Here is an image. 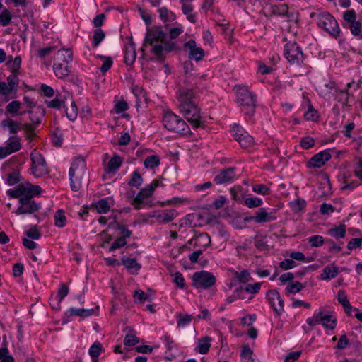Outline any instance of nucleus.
Returning a JSON list of instances; mask_svg holds the SVG:
<instances>
[{
    "label": "nucleus",
    "mask_w": 362,
    "mask_h": 362,
    "mask_svg": "<svg viewBox=\"0 0 362 362\" xmlns=\"http://www.w3.org/2000/svg\"><path fill=\"white\" fill-rule=\"evenodd\" d=\"M197 88L181 86L177 93L178 107L185 119L195 128L204 127L197 102Z\"/></svg>",
    "instance_id": "f257e3e1"
},
{
    "label": "nucleus",
    "mask_w": 362,
    "mask_h": 362,
    "mask_svg": "<svg viewBox=\"0 0 362 362\" xmlns=\"http://www.w3.org/2000/svg\"><path fill=\"white\" fill-rule=\"evenodd\" d=\"M148 46L151 47V52L159 59H164L165 54L175 48V42L167 40L161 26H153L147 30L143 47Z\"/></svg>",
    "instance_id": "f03ea898"
},
{
    "label": "nucleus",
    "mask_w": 362,
    "mask_h": 362,
    "mask_svg": "<svg viewBox=\"0 0 362 362\" xmlns=\"http://www.w3.org/2000/svg\"><path fill=\"white\" fill-rule=\"evenodd\" d=\"M70 186L73 191L78 192L83 181L86 180V163L82 158H77L71 163L69 169Z\"/></svg>",
    "instance_id": "7ed1b4c3"
},
{
    "label": "nucleus",
    "mask_w": 362,
    "mask_h": 362,
    "mask_svg": "<svg viewBox=\"0 0 362 362\" xmlns=\"http://www.w3.org/2000/svg\"><path fill=\"white\" fill-rule=\"evenodd\" d=\"M73 60V52L70 49H62L57 51L54 57L53 69L59 78H64L69 75V64Z\"/></svg>",
    "instance_id": "20e7f679"
},
{
    "label": "nucleus",
    "mask_w": 362,
    "mask_h": 362,
    "mask_svg": "<svg viewBox=\"0 0 362 362\" xmlns=\"http://www.w3.org/2000/svg\"><path fill=\"white\" fill-rule=\"evenodd\" d=\"M310 17L315 18L319 28L324 29L332 37L337 38L340 33V28L337 21L328 12L322 13L313 12Z\"/></svg>",
    "instance_id": "39448f33"
},
{
    "label": "nucleus",
    "mask_w": 362,
    "mask_h": 362,
    "mask_svg": "<svg viewBox=\"0 0 362 362\" xmlns=\"http://www.w3.org/2000/svg\"><path fill=\"white\" fill-rule=\"evenodd\" d=\"M236 96L238 103L244 108L245 115H252L255 110L256 95L246 86H236Z\"/></svg>",
    "instance_id": "423d86ee"
},
{
    "label": "nucleus",
    "mask_w": 362,
    "mask_h": 362,
    "mask_svg": "<svg viewBox=\"0 0 362 362\" xmlns=\"http://www.w3.org/2000/svg\"><path fill=\"white\" fill-rule=\"evenodd\" d=\"M163 122L164 127L169 131L181 134H187L190 132L188 124L173 112H166L165 113Z\"/></svg>",
    "instance_id": "0eeeda50"
},
{
    "label": "nucleus",
    "mask_w": 362,
    "mask_h": 362,
    "mask_svg": "<svg viewBox=\"0 0 362 362\" xmlns=\"http://www.w3.org/2000/svg\"><path fill=\"white\" fill-rule=\"evenodd\" d=\"M159 182L154 180L152 183L148 185L146 187L142 188L137 195L133 199L132 204L135 209H141L144 206H151L150 202L146 201V199L151 197L155 190L158 186Z\"/></svg>",
    "instance_id": "6e6552de"
},
{
    "label": "nucleus",
    "mask_w": 362,
    "mask_h": 362,
    "mask_svg": "<svg viewBox=\"0 0 362 362\" xmlns=\"http://www.w3.org/2000/svg\"><path fill=\"white\" fill-rule=\"evenodd\" d=\"M35 195L30 193L19 199V206L17 208L16 214L17 215H27L38 212L41 208V204L33 199V197Z\"/></svg>",
    "instance_id": "1a4fd4ad"
},
{
    "label": "nucleus",
    "mask_w": 362,
    "mask_h": 362,
    "mask_svg": "<svg viewBox=\"0 0 362 362\" xmlns=\"http://www.w3.org/2000/svg\"><path fill=\"white\" fill-rule=\"evenodd\" d=\"M284 54L292 65H300L304 59L300 46L295 42H288L284 45Z\"/></svg>",
    "instance_id": "9d476101"
},
{
    "label": "nucleus",
    "mask_w": 362,
    "mask_h": 362,
    "mask_svg": "<svg viewBox=\"0 0 362 362\" xmlns=\"http://www.w3.org/2000/svg\"><path fill=\"white\" fill-rule=\"evenodd\" d=\"M30 159L32 161L30 170L35 177H40L48 173L46 161L40 153L33 151L30 153Z\"/></svg>",
    "instance_id": "9b49d317"
},
{
    "label": "nucleus",
    "mask_w": 362,
    "mask_h": 362,
    "mask_svg": "<svg viewBox=\"0 0 362 362\" xmlns=\"http://www.w3.org/2000/svg\"><path fill=\"white\" fill-rule=\"evenodd\" d=\"M192 286L197 288L207 289L216 283L214 274L206 271L195 272L192 276Z\"/></svg>",
    "instance_id": "f8f14e48"
},
{
    "label": "nucleus",
    "mask_w": 362,
    "mask_h": 362,
    "mask_svg": "<svg viewBox=\"0 0 362 362\" xmlns=\"http://www.w3.org/2000/svg\"><path fill=\"white\" fill-rule=\"evenodd\" d=\"M40 192L41 187L39 185H33L29 182L21 184L17 187V188L9 189L8 191V194L11 197L19 198V199L30 193L33 194H40Z\"/></svg>",
    "instance_id": "ddd939ff"
},
{
    "label": "nucleus",
    "mask_w": 362,
    "mask_h": 362,
    "mask_svg": "<svg viewBox=\"0 0 362 362\" xmlns=\"http://www.w3.org/2000/svg\"><path fill=\"white\" fill-rule=\"evenodd\" d=\"M262 12L266 16H285L287 14L288 7L286 4H274L269 0H263Z\"/></svg>",
    "instance_id": "4468645a"
},
{
    "label": "nucleus",
    "mask_w": 362,
    "mask_h": 362,
    "mask_svg": "<svg viewBox=\"0 0 362 362\" xmlns=\"http://www.w3.org/2000/svg\"><path fill=\"white\" fill-rule=\"evenodd\" d=\"M231 131L233 137L243 148H247L253 144V137L240 125L235 124Z\"/></svg>",
    "instance_id": "2eb2a0df"
},
{
    "label": "nucleus",
    "mask_w": 362,
    "mask_h": 362,
    "mask_svg": "<svg viewBox=\"0 0 362 362\" xmlns=\"http://www.w3.org/2000/svg\"><path fill=\"white\" fill-rule=\"evenodd\" d=\"M266 298L277 316L281 315L284 311V302L279 293L275 290H269L266 293Z\"/></svg>",
    "instance_id": "dca6fc26"
},
{
    "label": "nucleus",
    "mask_w": 362,
    "mask_h": 362,
    "mask_svg": "<svg viewBox=\"0 0 362 362\" xmlns=\"http://www.w3.org/2000/svg\"><path fill=\"white\" fill-rule=\"evenodd\" d=\"M21 148V139L16 135L11 136L6 141V145L0 147V159L19 151Z\"/></svg>",
    "instance_id": "f3484780"
},
{
    "label": "nucleus",
    "mask_w": 362,
    "mask_h": 362,
    "mask_svg": "<svg viewBox=\"0 0 362 362\" xmlns=\"http://www.w3.org/2000/svg\"><path fill=\"white\" fill-rule=\"evenodd\" d=\"M332 156L329 150L322 151L314 155L308 161L307 166L310 168H319L322 167L326 162L329 160Z\"/></svg>",
    "instance_id": "a211bd4d"
},
{
    "label": "nucleus",
    "mask_w": 362,
    "mask_h": 362,
    "mask_svg": "<svg viewBox=\"0 0 362 362\" xmlns=\"http://www.w3.org/2000/svg\"><path fill=\"white\" fill-rule=\"evenodd\" d=\"M235 168L230 167L223 169L215 176L214 182L216 185H222L232 182L235 175Z\"/></svg>",
    "instance_id": "6ab92c4d"
},
{
    "label": "nucleus",
    "mask_w": 362,
    "mask_h": 362,
    "mask_svg": "<svg viewBox=\"0 0 362 362\" xmlns=\"http://www.w3.org/2000/svg\"><path fill=\"white\" fill-rule=\"evenodd\" d=\"M26 112L30 115V119L34 125L40 124L42 118L45 115V108L40 105H34L32 110Z\"/></svg>",
    "instance_id": "aec40b11"
},
{
    "label": "nucleus",
    "mask_w": 362,
    "mask_h": 362,
    "mask_svg": "<svg viewBox=\"0 0 362 362\" xmlns=\"http://www.w3.org/2000/svg\"><path fill=\"white\" fill-rule=\"evenodd\" d=\"M254 221L257 223L270 222L276 220L274 213H268L264 208H261L254 214Z\"/></svg>",
    "instance_id": "412c9836"
},
{
    "label": "nucleus",
    "mask_w": 362,
    "mask_h": 362,
    "mask_svg": "<svg viewBox=\"0 0 362 362\" xmlns=\"http://www.w3.org/2000/svg\"><path fill=\"white\" fill-rule=\"evenodd\" d=\"M262 283L257 282L253 284H247L245 288L239 287L235 289L234 293L237 295L238 298L243 299L242 296L243 291L251 294H257L259 292L261 288Z\"/></svg>",
    "instance_id": "4be33fe9"
},
{
    "label": "nucleus",
    "mask_w": 362,
    "mask_h": 362,
    "mask_svg": "<svg viewBox=\"0 0 362 362\" xmlns=\"http://www.w3.org/2000/svg\"><path fill=\"white\" fill-rule=\"evenodd\" d=\"M136 58V52L134 43L131 41L126 46V49L124 56V62L127 66L134 64Z\"/></svg>",
    "instance_id": "5701e85b"
},
{
    "label": "nucleus",
    "mask_w": 362,
    "mask_h": 362,
    "mask_svg": "<svg viewBox=\"0 0 362 362\" xmlns=\"http://www.w3.org/2000/svg\"><path fill=\"white\" fill-rule=\"evenodd\" d=\"M189 243L194 244L196 247L206 248L211 244V238L207 233H202L191 239Z\"/></svg>",
    "instance_id": "b1692460"
},
{
    "label": "nucleus",
    "mask_w": 362,
    "mask_h": 362,
    "mask_svg": "<svg viewBox=\"0 0 362 362\" xmlns=\"http://www.w3.org/2000/svg\"><path fill=\"white\" fill-rule=\"evenodd\" d=\"M177 216L175 210H163L154 216L159 223H168Z\"/></svg>",
    "instance_id": "393cba45"
},
{
    "label": "nucleus",
    "mask_w": 362,
    "mask_h": 362,
    "mask_svg": "<svg viewBox=\"0 0 362 362\" xmlns=\"http://www.w3.org/2000/svg\"><path fill=\"white\" fill-rule=\"evenodd\" d=\"M320 323L327 329H334L337 325V319L332 315L325 314L323 310H320Z\"/></svg>",
    "instance_id": "a878e982"
},
{
    "label": "nucleus",
    "mask_w": 362,
    "mask_h": 362,
    "mask_svg": "<svg viewBox=\"0 0 362 362\" xmlns=\"http://www.w3.org/2000/svg\"><path fill=\"white\" fill-rule=\"evenodd\" d=\"M233 281L241 284H246L252 280L250 272L247 269H243L240 272L232 270Z\"/></svg>",
    "instance_id": "bb28decb"
},
{
    "label": "nucleus",
    "mask_w": 362,
    "mask_h": 362,
    "mask_svg": "<svg viewBox=\"0 0 362 362\" xmlns=\"http://www.w3.org/2000/svg\"><path fill=\"white\" fill-rule=\"evenodd\" d=\"M211 338L205 336L198 339V344L195 350L201 354H206L211 347Z\"/></svg>",
    "instance_id": "cd10ccee"
},
{
    "label": "nucleus",
    "mask_w": 362,
    "mask_h": 362,
    "mask_svg": "<svg viewBox=\"0 0 362 362\" xmlns=\"http://www.w3.org/2000/svg\"><path fill=\"white\" fill-rule=\"evenodd\" d=\"M0 124L2 128L8 127L10 134H16L22 128V125L21 123L17 122L11 118H7L6 119L2 120Z\"/></svg>",
    "instance_id": "c85d7f7f"
},
{
    "label": "nucleus",
    "mask_w": 362,
    "mask_h": 362,
    "mask_svg": "<svg viewBox=\"0 0 362 362\" xmlns=\"http://www.w3.org/2000/svg\"><path fill=\"white\" fill-rule=\"evenodd\" d=\"M122 164V158L117 154H115L107 163L105 168L107 173H115Z\"/></svg>",
    "instance_id": "c756f323"
},
{
    "label": "nucleus",
    "mask_w": 362,
    "mask_h": 362,
    "mask_svg": "<svg viewBox=\"0 0 362 362\" xmlns=\"http://www.w3.org/2000/svg\"><path fill=\"white\" fill-rule=\"evenodd\" d=\"M21 103L18 100H13L9 103L6 107V115L10 114L11 115H23L25 111L20 112Z\"/></svg>",
    "instance_id": "7c9ffc66"
},
{
    "label": "nucleus",
    "mask_w": 362,
    "mask_h": 362,
    "mask_svg": "<svg viewBox=\"0 0 362 362\" xmlns=\"http://www.w3.org/2000/svg\"><path fill=\"white\" fill-rule=\"evenodd\" d=\"M339 273V268L334 265H328L326 266L322 272L320 274V277L323 280H329L333 279L337 276Z\"/></svg>",
    "instance_id": "2f4dec72"
},
{
    "label": "nucleus",
    "mask_w": 362,
    "mask_h": 362,
    "mask_svg": "<svg viewBox=\"0 0 362 362\" xmlns=\"http://www.w3.org/2000/svg\"><path fill=\"white\" fill-rule=\"evenodd\" d=\"M93 313V309H75L71 308L66 312V315L68 317H72L74 315L86 317L91 315Z\"/></svg>",
    "instance_id": "473e14b6"
},
{
    "label": "nucleus",
    "mask_w": 362,
    "mask_h": 362,
    "mask_svg": "<svg viewBox=\"0 0 362 362\" xmlns=\"http://www.w3.org/2000/svg\"><path fill=\"white\" fill-rule=\"evenodd\" d=\"M121 261V264L128 269H135L136 272H138L141 269V265L136 262L135 258L123 257Z\"/></svg>",
    "instance_id": "72a5a7b5"
},
{
    "label": "nucleus",
    "mask_w": 362,
    "mask_h": 362,
    "mask_svg": "<svg viewBox=\"0 0 362 362\" xmlns=\"http://www.w3.org/2000/svg\"><path fill=\"white\" fill-rule=\"evenodd\" d=\"M105 37V32L101 28H97L94 30L92 38L93 47H97Z\"/></svg>",
    "instance_id": "f704fd0d"
},
{
    "label": "nucleus",
    "mask_w": 362,
    "mask_h": 362,
    "mask_svg": "<svg viewBox=\"0 0 362 362\" xmlns=\"http://www.w3.org/2000/svg\"><path fill=\"white\" fill-rule=\"evenodd\" d=\"M327 233L337 239L344 238L346 233L344 225H340L339 227L328 230Z\"/></svg>",
    "instance_id": "c9c22d12"
},
{
    "label": "nucleus",
    "mask_w": 362,
    "mask_h": 362,
    "mask_svg": "<svg viewBox=\"0 0 362 362\" xmlns=\"http://www.w3.org/2000/svg\"><path fill=\"white\" fill-rule=\"evenodd\" d=\"M144 163L146 168L153 169L160 164L159 156L157 155H151L145 159Z\"/></svg>",
    "instance_id": "e433bc0d"
},
{
    "label": "nucleus",
    "mask_w": 362,
    "mask_h": 362,
    "mask_svg": "<svg viewBox=\"0 0 362 362\" xmlns=\"http://www.w3.org/2000/svg\"><path fill=\"white\" fill-rule=\"evenodd\" d=\"M66 109V115L68 119L71 121H74L77 118L78 109L75 102L72 101L69 107H64Z\"/></svg>",
    "instance_id": "4c0bfd02"
},
{
    "label": "nucleus",
    "mask_w": 362,
    "mask_h": 362,
    "mask_svg": "<svg viewBox=\"0 0 362 362\" xmlns=\"http://www.w3.org/2000/svg\"><path fill=\"white\" fill-rule=\"evenodd\" d=\"M99 214H105L109 211L110 206L105 199H101L94 204Z\"/></svg>",
    "instance_id": "58836bf2"
},
{
    "label": "nucleus",
    "mask_w": 362,
    "mask_h": 362,
    "mask_svg": "<svg viewBox=\"0 0 362 362\" xmlns=\"http://www.w3.org/2000/svg\"><path fill=\"white\" fill-rule=\"evenodd\" d=\"M54 221L55 225L59 228H62L66 225V218L64 216V211L63 210L59 209L56 211L54 214Z\"/></svg>",
    "instance_id": "ea45409f"
},
{
    "label": "nucleus",
    "mask_w": 362,
    "mask_h": 362,
    "mask_svg": "<svg viewBox=\"0 0 362 362\" xmlns=\"http://www.w3.org/2000/svg\"><path fill=\"white\" fill-rule=\"evenodd\" d=\"M143 182V178L140 173L137 171H134L132 173L131 177L128 182V185L132 187H139Z\"/></svg>",
    "instance_id": "a19ab883"
},
{
    "label": "nucleus",
    "mask_w": 362,
    "mask_h": 362,
    "mask_svg": "<svg viewBox=\"0 0 362 362\" xmlns=\"http://www.w3.org/2000/svg\"><path fill=\"white\" fill-rule=\"evenodd\" d=\"M115 229L118 230V235L119 238H123L125 240L129 238L132 235V231L127 228V227L124 225H121L117 222H115Z\"/></svg>",
    "instance_id": "79ce46f5"
},
{
    "label": "nucleus",
    "mask_w": 362,
    "mask_h": 362,
    "mask_svg": "<svg viewBox=\"0 0 362 362\" xmlns=\"http://www.w3.org/2000/svg\"><path fill=\"white\" fill-rule=\"evenodd\" d=\"M98 57L101 59L103 62V64L100 67V71L103 74H105L111 68L113 63L112 59L110 57L103 55H98Z\"/></svg>",
    "instance_id": "37998d69"
},
{
    "label": "nucleus",
    "mask_w": 362,
    "mask_h": 362,
    "mask_svg": "<svg viewBox=\"0 0 362 362\" xmlns=\"http://www.w3.org/2000/svg\"><path fill=\"white\" fill-rule=\"evenodd\" d=\"M176 317L177 318V327H184L188 325L192 320V316L189 314L182 315L177 313Z\"/></svg>",
    "instance_id": "c03bdc74"
},
{
    "label": "nucleus",
    "mask_w": 362,
    "mask_h": 362,
    "mask_svg": "<svg viewBox=\"0 0 362 362\" xmlns=\"http://www.w3.org/2000/svg\"><path fill=\"white\" fill-rule=\"evenodd\" d=\"M12 16L8 9H4L0 13V25L2 26H7L11 21Z\"/></svg>",
    "instance_id": "a18cd8bd"
},
{
    "label": "nucleus",
    "mask_w": 362,
    "mask_h": 362,
    "mask_svg": "<svg viewBox=\"0 0 362 362\" xmlns=\"http://www.w3.org/2000/svg\"><path fill=\"white\" fill-rule=\"evenodd\" d=\"M244 204L248 208H256L262 205V200L257 197H248L245 199Z\"/></svg>",
    "instance_id": "49530a36"
},
{
    "label": "nucleus",
    "mask_w": 362,
    "mask_h": 362,
    "mask_svg": "<svg viewBox=\"0 0 362 362\" xmlns=\"http://www.w3.org/2000/svg\"><path fill=\"white\" fill-rule=\"evenodd\" d=\"M204 56V51L201 47H196L189 53V57L196 61H200Z\"/></svg>",
    "instance_id": "de8ad7c7"
},
{
    "label": "nucleus",
    "mask_w": 362,
    "mask_h": 362,
    "mask_svg": "<svg viewBox=\"0 0 362 362\" xmlns=\"http://www.w3.org/2000/svg\"><path fill=\"white\" fill-rule=\"evenodd\" d=\"M134 301L137 303H144L146 300H148L149 296L143 291L136 290L134 295Z\"/></svg>",
    "instance_id": "09e8293b"
},
{
    "label": "nucleus",
    "mask_w": 362,
    "mask_h": 362,
    "mask_svg": "<svg viewBox=\"0 0 362 362\" xmlns=\"http://www.w3.org/2000/svg\"><path fill=\"white\" fill-rule=\"evenodd\" d=\"M47 106L50 108H55L57 110H60L62 107H66L64 100L58 97H56L51 101L47 102Z\"/></svg>",
    "instance_id": "8fccbe9b"
},
{
    "label": "nucleus",
    "mask_w": 362,
    "mask_h": 362,
    "mask_svg": "<svg viewBox=\"0 0 362 362\" xmlns=\"http://www.w3.org/2000/svg\"><path fill=\"white\" fill-rule=\"evenodd\" d=\"M0 360L1 362H14L13 357L8 354V350L6 346L0 349Z\"/></svg>",
    "instance_id": "3c124183"
},
{
    "label": "nucleus",
    "mask_w": 362,
    "mask_h": 362,
    "mask_svg": "<svg viewBox=\"0 0 362 362\" xmlns=\"http://www.w3.org/2000/svg\"><path fill=\"white\" fill-rule=\"evenodd\" d=\"M303 288V284L299 281H296L288 285L286 291L287 293H295L300 292Z\"/></svg>",
    "instance_id": "603ef678"
},
{
    "label": "nucleus",
    "mask_w": 362,
    "mask_h": 362,
    "mask_svg": "<svg viewBox=\"0 0 362 362\" xmlns=\"http://www.w3.org/2000/svg\"><path fill=\"white\" fill-rule=\"evenodd\" d=\"M7 81H8L7 85L8 86L9 88H11L12 91L13 90L16 89V88L18 85V83H19L18 78L15 73H13L12 74H11L10 76H8Z\"/></svg>",
    "instance_id": "864d4df0"
},
{
    "label": "nucleus",
    "mask_w": 362,
    "mask_h": 362,
    "mask_svg": "<svg viewBox=\"0 0 362 362\" xmlns=\"http://www.w3.org/2000/svg\"><path fill=\"white\" fill-rule=\"evenodd\" d=\"M101 349V344L100 343H95L90 346L89 354L93 358H98L100 354Z\"/></svg>",
    "instance_id": "5fc2aeb1"
},
{
    "label": "nucleus",
    "mask_w": 362,
    "mask_h": 362,
    "mask_svg": "<svg viewBox=\"0 0 362 362\" xmlns=\"http://www.w3.org/2000/svg\"><path fill=\"white\" fill-rule=\"evenodd\" d=\"M7 64L9 66L12 73H16L20 69L21 64V59L20 57H16L12 62H8Z\"/></svg>",
    "instance_id": "6e6d98bb"
},
{
    "label": "nucleus",
    "mask_w": 362,
    "mask_h": 362,
    "mask_svg": "<svg viewBox=\"0 0 362 362\" xmlns=\"http://www.w3.org/2000/svg\"><path fill=\"white\" fill-rule=\"evenodd\" d=\"M127 243V240L123 238H117L111 245L109 251H114L124 247Z\"/></svg>",
    "instance_id": "4d7b16f0"
},
{
    "label": "nucleus",
    "mask_w": 362,
    "mask_h": 362,
    "mask_svg": "<svg viewBox=\"0 0 362 362\" xmlns=\"http://www.w3.org/2000/svg\"><path fill=\"white\" fill-rule=\"evenodd\" d=\"M139 343V338L132 334H127L124 339V344L126 346H132Z\"/></svg>",
    "instance_id": "13d9d810"
},
{
    "label": "nucleus",
    "mask_w": 362,
    "mask_h": 362,
    "mask_svg": "<svg viewBox=\"0 0 362 362\" xmlns=\"http://www.w3.org/2000/svg\"><path fill=\"white\" fill-rule=\"evenodd\" d=\"M252 190L257 194L266 195L269 194L270 189L263 184H258L253 185Z\"/></svg>",
    "instance_id": "bf43d9fd"
},
{
    "label": "nucleus",
    "mask_w": 362,
    "mask_h": 362,
    "mask_svg": "<svg viewBox=\"0 0 362 362\" xmlns=\"http://www.w3.org/2000/svg\"><path fill=\"white\" fill-rule=\"evenodd\" d=\"M173 282L182 289L185 288V279L180 272H176L174 274Z\"/></svg>",
    "instance_id": "052dcab7"
},
{
    "label": "nucleus",
    "mask_w": 362,
    "mask_h": 362,
    "mask_svg": "<svg viewBox=\"0 0 362 362\" xmlns=\"http://www.w3.org/2000/svg\"><path fill=\"white\" fill-rule=\"evenodd\" d=\"M192 0H181L182 10L184 14L187 15L192 12L193 6L192 4Z\"/></svg>",
    "instance_id": "680f3d73"
},
{
    "label": "nucleus",
    "mask_w": 362,
    "mask_h": 362,
    "mask_svg": "<svg viewBox=\"0 0 362 362\" xmlns=\"http://www.w3.org/2000/svg\"><path fill=\"white\" fill-rule=\"evenodd\" d=\"M69 287L64 284H62L57 291V297L59 303H60L69 293Z\"/></svg>",
    "instance_id": "e2e57ef3"
},
{
    "label": "nucleus",
    "mask_w": 362,
    "mask_h": 362,
    "mask_svg": "<svg viewBox=\"0 0 362 362\" xmlns=\"http://www.w3.org/2000/svg\"><path fill=\"white\" fill-rule=\"evenodd\" d=\"M309 243L312 247H319L322 245L324 243V239L322 236L319 235H315L313 236H311L309 238Z\"/></svg>",
    "instance_id": "0e129e2a"
},
{
    "label": "nucleus",
    "mask_w": 362,
    "mask_h": 362,
    "mask_svg": "<svg viewBox=\"0 0 362 362\" xmlns=\"http://www.w3.org/2000/svg\"><path fill=\"white\" fill-rule=\"evenodd\" d=\"M20 181V174L18 172L14 171L8 175L7 183L9 185H14Z\"/></svg>",
    "instance_id": "69168bd1"
},
{
    "label": "nucleus",
    "mask_w": 362,
    "mask_h": 362,
    "mask_svg": "<svg viewBox=\"0 0 362 362\" xmlns=\"http://www.w3.org/2000/svg\"><path fill=\"white\" fill-rule=\"evenodd\" d=\"M349 28L354 35H358L361 30V23L359 21H355L350 23Z\"/></svg>",
    "instance_id": "338daca9"
},
{
    "label": "nucleus",
    "mask_w": 362,
    "mask_h": 362,
    "mask_svg": "<svg viewBox=\"0 0 362 362\" xmlns=\"http://www.w3.org/2000/svg\"><path fill=\"white\" fill-rule=\"evenodd\" d=\"M300 144L303 148L308 149L315 145V140L310 136L303 137Z\"/></svg>",
    "instance_id": "774afa93"
}]
</instances>
